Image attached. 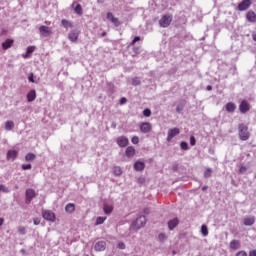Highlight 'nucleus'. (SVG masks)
I'll return each mask as SVG.
<instances>
[{
  "mask_svg": "<svg viewBox=\"0 0 256 256\" xmlns=\"http://www.w3.org/2000/svg\"><path fill=\"white\" fill-rule=\"evenodd\" d=\"M145 223H147V218L145 216H139L133 223L132 229L134 231H139L142 227H145Z\"/></svg>",
  "mask_w": 256,
  "mask_h": 256,
  "instance_id": "nucleus-1",
  "label": "nucleus"
},
{
  "mask_svg": "<svg viewBox=\"0 0 256 256\" xmlns=\"http://www.w3.org/2000/svg\"><path fill=\"white\" fill-rule=\"evenodd\" d=\"M239 137L242 141H247L249 139V128L245 124H240L239 128Z\"/></svg>",
  "mask_w": 256,
  "mask_h": 256,
  "instance_id": "nucleus-2",
  "label": "nucleus"
},
{
  "mask_svg": "<svg viewBox=\"0 0 256 256\" xmlns=\"http://www.w3.org/2000/svg\"><path fill=\"white\" fill-rule=\"evenodd\" d=\"M42 216H43V219H45L46 221H50L51 223H55V221L57 220V217L51 210L44 211L42 213Z\"/></svg>",
  "mask_w": 256,
  "mask_h": 256,
  "instance_id": "nucleus-3",
  "label": "nucleus"
},
{
  "mask_svg": "<svg viewBox=\"0 0 256 256\" xmlns=\"http://www.w3.org/2000/svg\"><path fill=\"white\" fill-rule=\"evenodd\" d=\"M173 21V16H171V15H169V14H167V15H164L161 19H160V21H159V23H160V26L161 27H169V25H171V22Z\"/></svg>",
  "mask_w": 256,
  "mask_h": 256,
  "instance_id": "nucleus-4",
  "label": "nucleus"
},
{
  "mask_svg": "<svg viewBox=\"0 0 256 256\" xmlns=\"http://www.w3.org/2000/svg\"><path fill=\"white\" fill-rule=\"evenodd\" d=\"M139 129L141 133H150L151 129H153V125L149 122L140 123Z\"/></svg>",
  "mask_w": 256,
  "mask_h": 256,
  "instance_id": "nucleus-5",
  "label": "nucleus"
},
{
  "mask_svg": "<svg viewBox=\"0 0 256 256\" xmlns=\"http://www.w3.org/2000/svg\"><path fill=\"white\" fill-rule=\"evenodd\" d=\"M250 109H251V105H249V102H247V100L241 101L239 105L240 113H243V114L248 113Z\"/></svg>",
  "mask_w": 256,
  "mask_h": 256,
  "instance_id": "nucleus-6",
  "label": "nucleus"
},
{
  "mask_svg": "<svg viewBox=\"0 0 256 256\" xmlns=\"http://www.w3.org/2000/svg\"><path fill=\"white\" fill-rule=\"evenodd\" d=\"M17 155H19V152L15 149H10L8 150L7 154H6V159L7 161H15V159H17Z\"/></svg>",
  "mask_w": 256,
  "mask_h": 256,
  "instance_id": "nucleus-7",
  "label": "nucleus"
},
{
  "mask_svg": "<svg viewBox=\"0 0 256 256\" xmlns=\"http://www.w3.org/2000/svg\"><path fill=\"white\" fill-rule=\"evenodd\" d=\"M179 133H181L179 128H172V129L168 130L167 141L171 142L173 140V137H177V135H179Z\"/></svg>",
  "mask_w": 256,
  "mask_h": 256,
  "instance_id": "nucleus-8",
  "label": "nucleus"
},
{
  "mask_svg": "<svg viewBox=\"0 0 256 256\" xmlns=\"http://www.w3.org/2000/svg\"><path fill=\"white\" fill-rule=\"evenodd\" d=\"M116 143L119 145V147H127L129 145V138L120 136L117 138Z\"/></svg>",
  "mask_w": 256,
  "mask_h": 256,
  "instance_id": "nucleus-9",
  "label": "nucleus"
},
{
  "mask_svg": "<svg viewBox=\"0 0 256 256\" xmlns=\"http://www.w3.org/2000/svg\"><path fill=\"white\" fill-rule=\"evenodd\" d=\"M39 31L43 37H49V35L53 33V31L51 30V27L49 26H40Z\"/></svg>",
  "mask_w": 256,
  "mask_h": 256,
  "instance_id": "nucleus-10",
  "label": "nucleus"
},
{
  "mask_svg": "<svg viewBox=\"0 0 256 256\" xmlns=\"http://www.w3.org/2000/svg\"><path fill=\"white\" fill-rule=\"evenodd\" d=\"M106 17H107L108 21H111V23H113V25H115V27H119V25H121V23L119 22V19L115 18L113 13L108 12Z\"/></svg>",
  "mask_w": 256,
  "mask_h": 256,
  "instance_id": "nucleus-11",
  "label": "nucleus"
},
{
  "mask_svg": "<svg viewBox=\"0 0 256 256\" xmlns=\"http://www.w3.org/2000/svg\"><path fill=\"white\" fill-rule=\"evenodd\" d=\"M250 6H251V1L250 0H243L238 5V9H239V11H247V9H249Z\"/></svg>",
  "mask_w": 256,
  "mask_h": 256,
  "instance_id": "nucleus-12",
  "label": "nucleus"
},
{
  "mask_svg": "<svg viewBox=\"0 0 256 256\" xmlns=\"http://www.w3.org/2000/svg\"><path fill=\"white\" fill-rule=\"evenodd\" d=\"M68 39L69 41H71L72 43H75V41H77V39H79V32L77 30H72L69 34H68Z\"/></svg>",
  "mask_w": 256,
  "mask_h": 256,
  "instance_id": "nucleus-13",
  "label": "nucleus"
},
{
  "mask_svg": "<svg viewBox=\"0 0 256 256\" xmlns=\"http://www.w3.org/2000/svg\"><path fill=\"white\" fill-rule=\"evenodd\" d=\"M35 197V190L33 189H28L26 190V203L29 204L31 203V200Z\"/></svg>",
  "mask_w": 256,
  "mask_h": 256,
  "instance_id": "nucleus-14",
  "label": "nucleus"
},
{
  "mask_svg": "<svg viewBox=\"0 0 256 256\" xmlns=\"http://www.w3.org/2000/svg\"><path fill=\"white\" fill-rule=\"evenodd\" d=\"M35 52V46H29L26 49V53L22 54L23 59H29L31 54Z\"/></svg>",
  "mask_w": 256,
  "mask_h": 256,
  "instance_id": "nucleus-15",
  "label": "nucleus"
},
{
  "mask_svg": "<svg viewBox=\"0 0 256 256\" xmlns=\"http://www.w3.org/2000/svg\"><path fill=\"white\" fill-rule=\"evenodd\" d=\"M105 247H107L105 241H99L95 244L94 249L95 251H105Z\"/></svg>",
  "mask_w": 256,
  "mask_h": 256,
  "instance_id": "nucleus-16",
  "label": "nucleus"
},
{
  "mask_svg": "<svg viewBox=\"0 0 256 256\" xmlns=\"http://www.w3.org/2000/svg\"><path fill=\"white\" fill-rule=\"evenodd\" d=\"M14 40L13 39H6L3 43H2V49H4V51H7V49H10V47L13 46Z\"/></svg>",
  "mask_w": 256,
  "mask_h": 256,
  "instance_id": "nucleus-17",
  "label": "nucleus"
},
{
  "mask_svg": "<svg viewBox=\"0 0 256 256\" xmlns=\"http://www.w3.org/2000/svg\"><path fill=\"white\" fill-rule=\"evenodd\" d=\"M225 109L228 113H235V109H237V105L233 102H229L225 105Z\"/></svg>",
  "mask_w": 256,
  "mask_h": 256,
  "instance_id": "nucleus-18",
  "label": "nucleus"
},
{
  "mask_svg": "<svg viewBox=\"0 0 256 256\" xmlns=\"http://www.w3.org/2000/svg\"><path fill=\"white\" fill-rule=\"evenodd\" d=\"M230 249H233V251H237V249H241V242L239 240L231 241Z\"/></svg>",
  "mask_w": 256,
  "mask_h": 256,
  "instance_id": "nucleus-19",
  "label": "nucleus"
},
{
  "mask_svg": "<svg viewBox=\"0 0 256 256\" xmlns=\"http://www.w3.org/2000/svg\"><path fill=\"white\" fill-rule=\"evenodd\" d=\"M34 99H37V92L35 90H31L27 94V101L28 103H32Z\"/></svg>",
  "mask_w": 256,
  "mask_h": 256,
  "instance_id": "nucleus-20",
  "label": "nucleus"
},
{
  "mask_svg": "<svg viewBox=\"0 0 256 256\" xmlns=\"http://www.w3.org/2000/svg\"><path fill=\"white\" fill-rule=\"evenodd\" d=\"M126 157H135V148L133 146H129L125 150Z\"/></svg>",
  "mask_w": 256,
  "mask_h": 256,
  "instance_id": "nucleus-21",
  "label": "nucleus"
},
{
  "mask_svg": "<svg viewBox=\"0 0 256 256\" xmlns=\"http://www.w3.org/2000/svg\"><path fill=\"white\" fill-rule=\"evenodd\" d=\"M14 128H15V122L11 120H8L5 122L4 129L6 131H13Z\"/></svg>",
  "mask_w": 256,
  "mask_h": 256,
  "instance_id": "nucleus-22",
  "label": "nucleus"
},
{
  "mask_svg": "<svg viewBox=\"0 0 256 256\" xmlns=\"http://www.w3.org/2000/svg\"><path fill=\"white\" fill-rule=\"evenodd\" d=\"M134 169L135 171H143V169H145V163L141 161L135 162Z\"/></svg>",
  "mask_w": 256,
  "mask_h": 256,
  "instance_id": "nucleus-23",
  "label": "nucleus"
},
{
  "mask_svg": "<svg viewBox=\"0 0 256 256\" xmlns=\"http://www.w3.org/2000/svg\"><path fill=\"white\" fill-rule=\"evenodd\" d=\"M254 223H255V217L251 216V217L244 218V225H246L247 227H251V225H253Z\"/></svg>",
  "mask_w": 256,
  "mask_h": 256,
  "instance_id": "nucleus-24",
  "label": "nucleus"
},
{
  "mask_svg": "<svg viewBox=\"0 0 256 256\" xmlns=\"http://www.w3.org/2000/svg\"><path fill=\"white\" fill-rule=\"evenodd\" d=\"M246 17H247V20L250 21V23H256V14H255V12H248Z\"/></svg>",
  "mask_w": 256,
  "mask_h": 256,
  "instance_id": "nucleus-25",
  "label": "nucleus"
},
{
  "mask_svg": "<svg viewBox=\"0 0 256 256\" xmlns=\"http://www.w3.org/2000/svg\"><path fill=\"white\" fill-rule=\"evenodd\" d=\"M103 211L105 215H111V213L113 212V205L105 204L103 207Z\"/></svg>",
  "mask_w": 256,
  "mask_h": 256,
  "instance_id": "nucleus-26",
  "label": "nucleus"
},
{
  "mask_svg": "<svg viewBox=\"0 0 256 256\" xmlns=\"http://www.w3.org/2000/svg\"><path fill=\"white\" fill-rule=\"evenodd\" d=\"M177 225H179V220H177V218L172 219V220H170V221L168 222V227H169L170 230L175 229V227H176Z\"/></svg>",
  "mask_w": 256,
  "mask_h": 256,
  "instance_id": "nucleus-27",
  "label": "nucleus"
},
{
  "mask_svg": "<svg viewBox=\"0 0 256 256\" xmlns=\"http://www.w3.org/2000/svg\"><path fill=\"white\" fill-rule=\"evenodd\" d=\"M61 24L63 25V27H65V29H71L73 28V22L69 21V20H65L63 19L61 21Z\"/></svg>",
  "mask_w": 256,
  "mask_h": 256,
  "instance_id": "nucleus-28",
  "label": "nucleus"
},
{
  "mask_svg": "<svg viewBox=\"0 0 256 256\" xmlns=\"http://www.w3.org/2000/svg\"><path fill=\"white\" fill-rule=\"evenodd\" d=\"M66 213H73L75 211V204L70 203L65 207Z\"/></svg>",
  "mask_w": 256,
  "mask_h": 256,
  "instance_id": "nucleus-29",
  "label": "nucleus"
},
{
  "mask_svg": "<svg viewBox=\"0 0 256 256\" xmlns=\"http://www.w3.org/2000/svg\"><path fill=\"white\" fill-rule=\"evenodd\" d=\"M201 233L203 237H207V235H209V229L207 228V225L204 224L201 226Z\"/></svg>",
  "mask_w": 256,
  "mask_h": 256,
  "instance_id": "nucleus-30",
  "label": "nucleus"
},
{
  "mask_svg": "<svg viewBox=\"0 0 256 256\" xmlns=\"http://www.w3.org/2000/svg\"><path fill=\"white\" fill-rule=\"evenodd\" d=\"M73 7H74L75 13H77V15H81V11H82L81 5L77 3H73Z\"/></svg>",
  "mask_w": 256,
  "mask_h": 256,
  "instance_id": "nucleus-31",
  "label": "nucleus"
},
{
  "mask_svg": "<svg viewBox=\"0 0 256 256\" xmlns=\"http://www.w3.org/2000/svg\"><path fill=\"white\" fill-rule=\"evenodd\" d=\"M105 221H107V217L103 216V217H98L96 219V225H103V223H105Z\"/></svg>",
  "mask_w": 256,
  "mask_h": 256,
  "instance_id": "nucleus-32",
  "label": "nucleus"
},
{
  "mask_svg": "<svg viewBox=\"0 0 256 256\" xmlns=\"http://www.w3.org/2000/svg\"><path fill=\"white\" fill-rule=\"evenodd\" d=\"M18 233H20V235H27V228L25 226H20L18 228Z\"/></svg>",
  "mask_w": 256,
  "mask_h": 256,
  "instance_id": "nucleus-33",
  "label": "nucleus"
},
{
  "mask_svg": "<svg viewBox=\"0 0 256 256\" xmlns=\"http://www.w3.org/2000/svg\"><path fill=\"white\" fill-rule=\"evenodd\" d=\"M35 157H36L35 154L29 153L25 156V161H33L35 160Z\"/></svg>",
  "mask_w": 256,
  "mask_h": 256,
  "instance_id": "nucleus-34",
  "label": "nucleus"
},
{
  "mask_svg": "<svg viewBox=\"0 0 256 256\" xmlns=\"http://www.w3.org/2000/svg\"><path fill=\"white\" fill-rule=\"evenodd\" d=\"M113 173H114V175L119 177V175H121L123 173V171L121 170V167H115L113 170Z\"/></svg>",
  "mask_w": 256,
  "mask_h": 256,
  "instance_id": "nucleus-35",
  "label": "nucleus"
},
{
  "mask_svg": "<svg viewBox=\"0 0 256 256\" xmlns=\"http://www.w3.org/2000/svg\"><path fill=\"white\" fill-rule=\"evenodd\" d=\"M158 239L161 241V243H163V241L167 240V235L165 233H160Z\"/></svg>",
  "mask_w": 256,
  "mask_h": 256,
  "instance_id": "nucleus-36",
  "label": "nucleus"
},
{
  "mask_svg": "<svg viewBox=\"0 0 256 256\" xmlns=\"http://www.w3.org/2000/svg\"><path fill=\"white\" fill-rule=\"evenodd\" d=\"M180 147L183 151H187L189 149V144H187V142H181Z\"/></svg>",
  "mask_w": 256,
  "mask_h": 256,
  "instance_id": "nucleus-37",
  "label": "nucleus"
},
{
  "mask_svg": "<svg viewBox=\"0 0 256 256\" xmlns=\"http://www.w3.org/2000/svg\"><path fill=\"white\" fill-rule=\"evenodd\" d=\"M212 173H213V171L208 168L204 171V177L209 178V177H211Z\"/></svg>",
  "mask_w": 256,
  "mask_h": 256,
  "instance_id": "nucleus-38",
  "label": "nucleus"
},
{
  "mask_svg": "<svg viewBox=\"0 0 256 256\" xmlns=\"http://www.w3.org/2000/svg\"><path fill=\"white\" fill-rule=\"evenodd\" d=\"M0 192L2 193H9V188H7L5 185H0Z\"/></svg>",
  "mask_w": 256,
  "mask_h": 256,
  "instance_id": "nucleus-39",
  "label": "nucleus"
},
{
  "mask_svg": "<svg viewBox=\"0 0 256 256\" xmlns=\"http://www.w3.org/2000/svg\"><path fill=\"white\" fill-rule=\"evenodd\" d=\"M132 85L134 86L141 85V80L139 78H133Z\"/></svg>",
  "mask_w": 256,
  "mask_h": 256,
  "instance_id": "nucleus-40",
  "label": "nucleus"
},
{
  "mask_svg": "<svg viewBox=\"0 0 256 256\" xmlns=\"http://www.w3.org/2000/svg\"><path fill=\"white\" fill-rule=\"evenodd\" d=\"M143 115H144V117H151V110L149 108H146L143 111Z\"/></svg>",
  "mask_w": 256,
  "mask_h": 256,
  "instance_id": "nucleus-41",
  "label": "nucleus"
},
{
  "mask_svg": "<svg viewBox=\"0 0 256 256\" xmlns=\"http://www.w3.org/2000/svg\"><path fill=\"white\" fill-rule=\"evenodd\" d=\"M131 143H133V145H138L139 137L138 136H133L132 139H131Z\"/></svg>",
  "mask_w": 256,
  "mask_h": 256,
  "instance_id": "nucleus-42",
  "label": "nucleus"
},
{
  "mask_svg": "<svg viewBox=\"0 0 256 256\" xmlns=\"http://www.w3.org/2000/svg\"><path fill=\"white\" fill-rule=\"evenodd\" d=\"M22 169H23L24 171H28L29 169H31V164H23V165H22Z\"/></svg>",
  "mask_w": 256,
  "mask_h": 256,
  "instance_id": "nucleus-43",
  "label": "nucleus"
},
{
  "mask_svg": "<svg viewBox=\"0 0 256 256\" xmlns=\"http://www.w3.org/2000/svg\"><path fill=\"white\" fill-rule=\"evenodd\" d=\"M137 41H141V37L136 36V37L133 39L131 45H135V44L137 43Z\"/></svg>",
  "mask_w": 256,
  "mask_h": 256,
  "instance_id": "nucleus-44",
  "label": "nucleus"
},
{
  "mask_svg": "<svg viewBox=\"0 0 256 256\" xmlns=\"http://www.w3.org/2000/svg\"><path fill=\"white\" fill-rule=\"evenodd\" d=\"M195 143H196L195 137H194V136H191V137H190V145H191L192 147H194Z\"/></svg>",
  "mask_w": 256,
  "mask_h": 256,
  "instance_id": "nucleus-45",
  "label": "nucleus"
},
{
  "mask_svg": "<svg viewBox=\"0 0 256 256\" xmlns=\"http://www.w3.org/2000/svg\"><path fill=\"white\" fill-rule=\"evenodd\" d=\"M28 81L30 83H35V80L33 79V73H31L29 76H28Z\"/></svg>",
  "mask_w": 256,
  "mask_h": 256,
  "instance_id": "nucleus-46",
  "label": "nucleus"
},
{
  "mask_svg": "<svg viewBox=\"0 0 256 256\" xmlns=\"http://www.w3.org/2000/svg\"><path fill=\"white\" fill-rule=\"evenodd\" d=\"M33 223L34 225H39L41 223V220L39 218H34Z\"/></svg>",
  "mask_w": 256,
  "mask_h": 256,
  "instance_id": "nucleus-47",
  "label": "nucleus"
},
{
  "mask_svg": "<svg viewBox=\"0 0 256 256\" xmlns=\"http://www.w3.org/2000/svg\"><path fill=\"white\" fill-rule=\"evenodd\" d=\"M236 256H247V252L245 251H239Z\"/></svg>",
  "mask_w": 256,
  "mask_h": 256,
  "instance_id": "nucleus-48",
  "label": "nucleus"
},
{
  "mask_svg": "<svg viewBox=\"0 0 256 256\" xmlns=\"http://www.w3.org/2000/svg\"><path fill=\"white\" fill-rule=\"evenodd\" d=\"M127 103V98H121L120 105H125Z\"/></svg>",
  "mask_w": 256,
  "mask_h": 256,
  "instance_id": "nucleus-49",
  "label": "nucleus"
},
{
  "mask_svg": "<svg viewBox=\"0 0 256 256\" xmlns=\"http://www.w3.org/2000/svg\"><path fill=\"white\" fill-rule=\"evenodd\" d=\"M239 171H240V173H245V171H247V167L241 166Z\"/></svg>",
  "mask_w": 256,
  "mask_h": 256,
  "instance_id": "nucleus-50",
  "label": "nucleus"
},
{
  "mask_svg": "<svg viewBox=\"0 0 256 256\" xmlns=\"http://www.w3.org/2000/svg\"><path fill=\"white\" fill-rule=\"evenodd\" d=\"M118 248H119V249H125V243L120 242V243L118 244Z\"/></svg>",
  "mask_w": 256,
  "mask_h": 256,
  "instance_id": "nucleus-51",
  "label": "nucleus"
},
{
  "mask_svg": "<svg viewBox=\"0 0 256 256\" xmlns=\"http://www.w3.org/2000/svg\"><path fill=\"white\" fill-rule=\"evenodd\" d=\"M176 111L177 113H181V111H183V106H177Z\"/></svg>",
  "mask_w": 256,
  "mask_h": 256,
  "instance_id": "nucleus-52",
  "label": "nucleus"
},
{
  "mask_svg": "<svg viewBox=\"0 0 256 256\" xmlns=\"http://www.w3.org/2000/svg\"><path fill=\"white\" fill-rule=\"evenodd\" d=\"M140 47L133 48L134 53L137 55L139 53Z\"/></svg>",
  "mask_w": 256,
  "mask_h": 256,
  "instance_id": "nucleus-53",
  "label": "nucleus"
},
{
  "mask_svg": "<svg viewBox=\"0 0 256 256\" xmlns=\"http://www.w3.org/2000/svg\"><path fill=\"white\" fill-rule=\"evenodd\" d=\"M249 256H256V250L250 251Z\"/></svg>",
  "mask_w": 256,
  "mask_h": 256,
  "instance_id": "nucleus-54",
  "label": "nucleus"
},
{
  "mask_svg": "<svg viewBox=\"0 0 256 256\" xmlns=\"http://www.w3.org/2000/svg\"><path fill=\"white\" fill-rule=\"evenodd\" d=\"M138 182H139V183H144V182H145V178L140 177V178L138 179Z\"/></svg>",
  "mask_w": 256,
  "mask_h": 256,
  "instance_id": "nucleus-55",
  "label": "nucleus"
},
{
  "mask_svg": "<svg viewBox=\"0 0 256 256\" xmlns=\"http://www.w3.org/2000/svg\"><path fill=\"white\" fill-rule=\"evenodd\" d=\"M97 3H98L99 5H103V3H105V0H97Z\"/></svg>",
  "mask_w": 256,
  "mask_h": 256,
  "instance_id": "nucleus-56",
  "label": "nucleus"
},
{
  "mask_svg": "<svg viewBox=\"0 0 256 256\" xmlns=\"http://www.w3.org/2000/svg\"><path fill=\"white\" fill-rule=\"evenodd\" d=\"M3 223H5V219L0 218V227L3 225Z\"/></svg>",
  "mask_w": 256,
  "mask_h": 256,
  "instance_id": "nucleus-57",
  "label": "nucleus"
},
{
  "mask_svg": "<svg viewBox=\"0 0 256 256\" xmlns=\"http://www.w3.org/2000/svg\"><path fill=\"white\" fill-rule=\"evenodd\" d=\"M212 89H213V87L207 86V91H211Z\"/></svg>",
  "mask_w": 256,
  "mask_h": 256,
  "instance_id": "nucleus-58",
  "label": "nucleus"
},
{
  "mask_svg": "<svg viewBox=\"0 0 256 256\" xmlns=\"http://www.w3.org/2000/svg\"><path fill=\"white\" fill-rule=\"evenodd\" d=\"M252 37H253V40L256 41V33H254V34L252 35Z\"/></svg>",
  "mask_w": 256,
  "mask_h": 256,
  "instance_id": "nucleus-59",
  "label": "nucleus"
},
{
  "mask_svg": "<svg viewBox=\"0 0 256 256\" xmlns=\"http://www.w3.org/2000/svg\"><path fill=\"white\" fill-rule=\"evenodd\" d=\"M105 35H107V33H106V32L102 33V37H105Z\"/></svg>",
  "mask_w": 256,
  "mask_h": 256,
  "instance_id": "nucleus-60",
  "label": "nucleus"
},
{
  "mask_svg": "<svg viewBox=\"0 0 256 256\" xmlns=\"http://www.w3.org/2000/svg\"><path fill=\"white\" fill-rule=\"evenodd\" d=\"M205 189H207V187H203L202 190L205 191Z\"/></svg>",
  "mask_w": 256,
  "mask_h": 256,
  "instance_id": "nucleus-61",
  "label": "nucleus"
}]
</instances>
